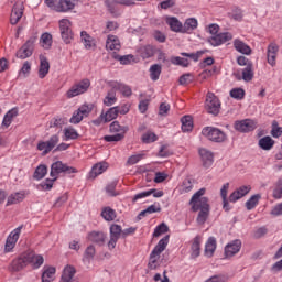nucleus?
<instances>
[{
	"mask_svg": "<svg viewBox=\"0 0 282 282\" xmlns=\"http://www.w3.org/2000/svg\"><path fill=\"white\" fill-rule=\"evenodd\" d=\"M202 252V238L196 236L193 239L192 247H191V257L192 259H197Z\"/></svg>",
	"mask_w": 282,
	"mask_h": 282,
	"instance_id": "2f4dec72",
	"label": "nucleus"
},
{
	"mask_svg": "<svg viewBox=\"0 0 282 282\" xmlns=\"http://www.w3.org/2000/svg\"><path fill=\"white\" fill-rule=\"evenodd\" d=\"M235 129L240 133H250V131H254V129H257V121L252 119L236 121Z\"/></svg>",
	"mask_w": 282,
	"mask_h": 282,
	"instance_id": "9b49d317",
	"label": "nucleus"
},
{
	"mask_svg": "<svg viewBox=\"0 0 282 282\" xmlns=\"http://www.w3.org/2000/svg\"><path fill=\"white\" fill-rule=\"evenodd\" d=\"M118 102V97H116V89L111 88L104 98V105L106 107H112V105H116Z\"/></svg>",
	"mask_w": 282,
	"mask_h": 282,
	"instance_id": "58836bf2",
	"label": "nucleus"
},
{
	"mask_svg": "<svg viewBox=\"0 0 282 282\" xmlns=\"http://www.w3.org/2000/svg\"><path fill=\"white\" fill-rule=\"evenodd\" d=\"M101 217L105 221H113L117 217L116 209L111 207H104L101 209Z\"/></svg>",
	"mask_w": 282,
	"mask_h": 282,
	"instance_id": "4c0bfd02",
	"label": "nucleus"
},
{
	"mask_svg": "<svg viewBox=\"0 0 282 282\" xmlns=\"http://www.w3.org/2000/svg\"><path fill=\"white\" fill-rule=\"evenodd\" d=\"M78 3V0H58L56 2L55 12H70Z\"/></svg>",
	"mask_w": 282,
	"mask_h": 282,
	"instance_id": "f3484780",
	"label": "nucleus"
},
{
	"mask_svg": "<svg viewBox=\"0 0 282 282\" xmlns=\"http://www.w3.org/2000/svg\"><path fill=\"white\" fill-rule=\"evenodd\" d=\"M205 109L208 111V113H213V116H217V113H219V110L221 109V101H219V98H217L215 94H207Z\"/></svg>",
	"mask_w": 282,
	"mask_h": 282,
	"instance_id": "6e6552de",
	"label": "nucleus"
},
{
	"mask_svg": "<svg viewBox=\"0 0 282 282\" xmlns=\"http://www.w3.org/2000/svg\"><path fill=\"white\" fill-rule=\"evenodd\" d=\"M254 78V72L252 70V65H248L242 69V80L250 83Z\"/></svg>",
	"mask_w": 282,
	"mask_h": 282,
	"instance_id": "09e8293b",
	"label": "nucleus"
},
{
	"mask_svg": "<svg viewBox=\"0 0 282 282\" xmlns=\"http://www.w3.org/2000/svg\"><path fill=\"white\" fill-rule=\"evenodd\" d=\"M91 87V82L88 78L82 79L78 83H75L67 91L66 98H76V96H80L86 94V91Z\"/></svg>",
	"mask_w": 282,
	"mask_h": 282,
	"instance_id": "7ed1b4c3",
	"label": "nucleus"
},
{
	"mask_svg": "<svg viewBox=\"0 0 282 282\" xmlns=\"http://www.w3.org/2000/svg\"><path fill=\"white\" fill-rule=\"evenodd\" d=\"M118 116H119L118 108L112 107V108H109L106 113L101 115V120H104V122H111V120H116V118H118Z\"/></svg>",
	"mask_w": 282,
	"mask_h": 282,
	"instance_id": "ea45409f",
	"label": "nucleus"
},
{
	"mask_svg": "<svg viewBox=\"0 0 282 282\" xmlns=\"http://www.w3.org/2000/svg\"><path fill=\"white\" fill-rule=\"evenodd\" d=\"M155 52H158V48L151 44L141 46L139 50L140 56L143 59L152 58V56H155Z\"/></svg>",
	"mask_w": 282,
	"mask_h": 282,
	"instance_id": "c85d7f7f",
	"label": "nucleus"
},
{
	"mask_svg": "<svg viewBox=\"0 0 282 282\" xmlns=\"http://www.w3.org/2000/svg\"><path fill=\"white\" fill-rule=\"evenodd\" d=\"M276 56H279V44L271 42L267 47V63L271 67H276Z\"/></svg>",
	"mask_w": 282,
	"mask_h": 282,
	"instance_id": "4468645a",
	"label": "nucleus"
},
{
	"mask_svg": "<svg viewBox=\"0 0 282 282\" xmlns=\"http://www.w3.org/2000/svg\"><path fill=\"white\" fill-rule=\"evenodd\" d=\"M55 274H56V269L54 267L47 268L42 273V282H53Z\"/></svg>",
	"mask_w": 282,
	"mask_h": 282,
	"instance_id": "37998d69",
	"label": "nucleus"
},
{
	"mask_svg": "<svg viewBox=\"0 0 282 282\" xmlns=\"http://www.w3.org/2000/svg\"><path fill=\"white\" fill-rule=\"evenodd\" d=\"M239 250H241V240H234L225 247V257H235V254H237Z\"/></svg>",
	"mask_w": 282,
	"mask_h": 282,
	"instance_id": "aec40b11",
	"label": "nucleus"
},
{
	"mask_svg": "<svg viewBox=\"0 0 282 282\" xmlns=\"http://www.w3.org/2000/svg\"><path fill=\"white\" fill-rule=\"evenodd\" d=\"M26 254L31 256V259H29V265H32L33 270H39V268L45 263L43 256L34 253L32 250H28Z\"/></svg>",
	"mask_w": 282,
	"mask_h": 282,
	"instance_id": "4be33fe9",
	"label": "nucleus"
},
{
	"mask_svg": "<svg viewBox=\"0 0 282 282\" xmlns=\"http://www.w3.org/2000/svg\"><path fill=\"white\" fill-rule=\"evenodd\" d=\"M169 232V226L166 224L162 223L161 225L156 226L153 232V237H162V235H166Z\"/></svg>",
	"mask_w": 282,
	"mask_h": 282,
	"instance_id": "864d4df0",
	"label": "nucleus"
},
{
	"mask_svg": "<svg viewBox=\"0 0 282 282\" xmlns=\"http://www.w3.org/2000/svg\"><path fill=\"white\" fill-rule=\"evenodd\" d=\"M167 25H170L172 32H182L183 33V24L175 17H171L166 19Z\"/></svg>",
	"mask_w": 282,
	"mask_h": 282,
	"instance_id": "f704fd0d",
	"label": "nucleus"
},
{
	"mask_svg": "<svg viewBox=\"0 0 282 282\" xmlns=\"http://www.w3.org/2000/svg\"><path fill=\"white\" fill-rule=\"evenodd\" d=\"M228 41H232V33L230 32L216 33V35L208 37V43L213 45V47H219V45H224V43H228Z\"/></svg>",
	"mask_w": 282,
	"mask_h": 282,
	"instance_id": "9d476101",
	"label": "nucleus"
},
{
	"mask_svg": "<svg viewBox=\"0 0 282 282\" xmlns=\"http://www.w3.org/2000/svg\"><path fill=\"white\" fill-rule=\"evenodd\" d=\"M74 274H76V269L74 267H66L62 274V282H74Z\"/></svg>",
	"mask_w": 282,
	"mask_h": 282,
	"instance_id": "e433bc0d",
	"label": "nucleus"
},
{
	"mask_svg": "<svg viewBox=\"0 0 282 282\" xmlns=\"http://www.w3.org/2000/svg\"><path fill=\"white\" fill-rule=\"evenodd\" d=\"M271 215L273 217H280L282 215V203L276 204L272 210H271Z\"/></svg>",
	"mask_w": 282,
	"mask_h": 282,
	"instance_id": "774afa93",
	"label": "nucleus"
},
{
	"mask_svg": "<svg viewBox=\"0 0 282 282\" xmlns=\"http://www.w3.org/2000/svg\"><path fill=\"white\" fill-rule=\"evenodd\" d=\"M120 47L122 45L120 44V40L116 35H108L106 40V50H110V52H120Z\"/></svg>",
	"mask_w": 282,
	"mask_h": 282,
	"instance_id": "b1692460",
	"label": "nucleus"
},
{
	"mask_svg": "<svg viewBox=\"0 0 282 282\" xmlns=\"http://www.w3.org/2000/svg\"><path fill=\"white\" fill-rule=\"evenodd\" d=\"M107 10L112 14V17H120L122 14V10H120V6L116 0H106L105 1Z\"/></svg>",
	"mask_w": 282,
	"mask_h": 282,
	"instance_id": "c756f323",
	"label": "nucleus"
},
{
	"mask_svg": "<svg viewBox=\"0 0 282 282\" xmlns=\"http://www.w3.org/2000/svg\"><path fill=\"white\" fill-rule=\"evenodd\" d=\"M199 155L203 161V166H205V169H210V166H213V163L215 162V156L213 155V152L203 148L199 150Z\"/></svg>",
	"mask_w": 282,
	"mask_h": 282,
	"instance_id": "5701e85b",
	"label": "nucleus"
},
{
	"mask_svg": "<svg viewBox=\"0 0 282 282\" xmlns=\"http://www.w3.org/2000/svg\"><path fill=\"white\" fill-rule=\"evenodd\" d=\"M54 182H56V180H54V177L52 178H46L44 182H42L39 186L42 191H50L51 188L54 187Z\"/></svg>",
	"mask_w": 282,
	"mask_h": 282,
	"instance_id": "bf43d9fd",
	"label": "nucleus"
},
{
	"mask_svg": "<svg viewBox=\"0 0 282 282\" xmlns=\"http://www.w3.org/2000/svg\"><path fill=\"white\" fill-rule=\"evenodd\" d=\"M111 89H115V91H120L124 98H129L133 95V90L131 89V86L127 84H122L119 82H110Z\"/></svg>",
	"mask_w": 282,
	"mask_h": 282,
	"instance_id": "a211bd4d",
	"label": "nucleus"
},
{
	"mask_svg": "<svg viewBox=\"0 0 282 282\" xmlns=\"http://www.w3.org/2000/svg\"><path fill=\"white\" fill-rule=\"evenodd\" d=\"M41 44L44 50H50L52 47V34L50 33L42 34Z\"/></svg>",
	"mask_w": 282,
	"mask_h": 282,
	"instance_id": "3c124183",
	"label": "nucleus"
},
{
	"mask_svg": "<svg viewBox=\"0 0 282 282\" xmlns=\"http://www.w3.org/2000/svg\"><path fill=\"white\" fill-rule=\"evenodd\" d=\"M169 235L164 236L151 251L148 263V268H150V270H156L160 268V257L166 250V246H169Z\"/></svg>",
	"mask_w": 282,
	"mask_h": 282,
	"instance_id": "f03ea898",
	"label": "nucleus"
},
{
	"mask_svg": "<svg viewBox=\"0 0 282 282\" xmlns=\"http://www.w3.org/2000/svg\"><path fill=\"white\" fill-rule=\"evenodd\" d=\"M230 96H231V98H235L236 100H243V98L246 96V91L243 90V88H234L230 91Z\"/></svg>",
	"mask_w": 282,
	"mask_h": 282,
	"instance_id": "6e6d98bb",
	"label": "nucleus"
},
{
	"mask_svg": "<svg viewBox=\"0 0 282 282\" xmlns=\"http://www.w3.org/2000/svg\"><path fill=\"white\" fill-rule=\"evenodd\" d=\"M120 28V24L116 21H108L106 23V29L104 30V34H109V32H113L115 30H118Z\"/></svg>",
	"mask_w": 282,
	"mask_h": 282,
	"instance_id": "e2e57ef3",
	"label": "nucleus"
},
{
	"mask_svg": "<svg viewBox=\"0 0 282 282\" xmlns=\"http://www.w3.org/2000/svg\"><path fill=\"white\" fill-rule=\"evenodd\" d=\"M45 175H47V166L40 165L36 167L33 177H34V180H43V177H45Z\"/></svg>",
	"mask_w": 282,
	"mask_h": 282,
	"instance_id": "603ef678",
	"label": "nucleus"
},
{
	"mask_svg": "<svg viewBox=\"0 0 282 282\" xmlns=\"http://www.w3.org/2000/svg\"><path fill=\"white\" fill-rule=\"evenodd\" d=\"M84 116L80 113V111L77 109L74 113H73V116H72V118L69 119V122H70V124H80V122H83V120H84Z\"/></svg>",
	"mask_w": 282,
	"mask_h": 282,
	"instance_id": "13d9d810",
	"label": "nucleus"
},
{
	"mask_svg": "<svg viewBox=\"0 0 282 282\" xmlns=\"http://www.w3.org/2000/svg\"><path fill=\"white\" fill-rule=\"evenodd\" d=\"M104 140L106 142H120L121 140H124V134L117 133V134H112V135H105Z\"/></svg>",
	"mask_w": 282,
	"mask_h": 282,
	"instance_id": "680f3d73",
	"label": "nucleus"
},
{
	"mask_svg": "<svg viewBox=\"0 0 282 282\" xmlns=\"http://www.w3.org/2000/svg\"><path fill=\"white\" fill-rule=\"evenodd\" d=\"M105 239H107V235L102 231H91L88 234V240L93 243H97L98 246H102L105 243Z\"/></svg>",
	"mask_w": 282,
	"mask_h": 282,
	"instance_id": "cd10ccee",
	"label": "nucleus"
},
{
	"mask_svg": "<svg viewBox=\"0 0 282 282\" xmlns=\"http://www.w3.org/2000/svg\"><path fill=\"white\" fill-rule=\"evenodd\" d=\"M172 65H178L180 67H188L191 65V61L185 57L174 56L171 57Z\"/></svg>",
	"mask_w": 282,
	"mask_h": 282,
	"instance_id": "de8ad7c7",
	"label": "nucleus"
},
{
	"mask_svg": "<svg viewBox=\"0 0 282 282\" xmlns=\"http://www.w3.org/2000/svg\"><path fill=\"white\" fill-rule=\"evenodd\" d=\"M274 199H281L282 197V180H280L276 184V187L273 189Z\"/></svg>",
	"mask_w": 282,
	"mask_h": 282,
	"instance_id": "69168bd1",
	"label": "nucleus"
},
{
	"mask_svg": "<svg viewBox=\"0 0 282 282\" xmlns=\"http://www.w3.org/2000/svg\"><path fill=\"white\" fill-rule=\"evenodd\" d=\"M61 173H67V175H72V173H78V170L76 167L69 166L67 164H64L62 161H56L51 166V177H54V180H58V175Z\"/></svg>",
	"mask_w": 282,
	"mask_h": 282,
	"instance_id": "39448f33",
	"label": "nucleus"
},
{
	"mask_svg": "<svg viewBox=\"0 0 282 282\" xmlns=\"http://www.w3.org/2000/svg\"><path fill=\"white\" fill-rule=\"evenodd\" d=\"M261 199V194L252 195L247 202H246V208L247 210H254L257 206H259V202Z\"/></svg>",
	"mask_w": 282,
	"mask_h": 282,
	"instance_id": "a19ab883",
	"label": "nucleus"
},
{
	"mask_svg": "<svg viewBox=\"0 0 282 282\" xmlns=\"http://www.w3.org/2000/svg\"><path fill=\"white\" fill-rule=\"evenodd\" d=\"M17 116H19V110L17 108L9 110L4 115V118L2 120V128L8 129V127H10V124H12V121L14 120V118H17Z\"/></svg>",
	"mask_w": 282,
	"mask_h": 282,
	"instance_id": "473e14b6",
	"label": "nucleus"
},
{
	"mask_svg": "<svg viewBox=\"0 0 282 282\" xmlns=\"http://www.w3.org/2000/svg\"><path fill=\"white\" fill-rule=\"evenodd\" d=\"M234 47L236 52H239L240 54H246L247 56L252 54V50L248 46V44L239 39L234 40Z\"/></svg>",
	"mask_w": 282,
	"mask_h": 282,
	"instance_id": "7c9ffc66",
	"label": "nucleus"
},
{
	"mask_svg": "<svg viewBox=\"0 0 282 282\" xmlns=\"http://www.w3.org/2000/svg\"><path fill=\"white\" fill-rule=\"evenodd\" d=\"M202 133L212 142H226V133L219 128L206 127L202 130Z\"/></svg>",
	"mask_w": 282,
	"mask_h": 282,
	"instance_id": "423d86ee",
	"label": "nucleus"
},
{
	"mask_svg": "<svg viewBox=\"0 0 282 282\" xmlns=\"http://www.w3.org/2000/svg\"><path fill=\"white\" fill-rule=\"evenodd\" d=\"M77 110L84 118H88L89 113L94 111V104H84Z\"/></svg>",
	"mask_w": 282,
	"mask_h": 282,
	"instance_id": "8fccbe9b",
	"label": "nucleus"
},
{
	"mask_svg": "<svg viewBox=\"0 0 282 282\" xmlns=\"http://www.w3.org/2000/svg\"><path fill=\"white\" fill-rule=\"evenodd\" d=\"M64 140H78V138L80 137V134H78V131H76V129H74L73 127H67L64 129Z\"/></svg>",
	"mask_w": 282,
	"mask_h": 282,
	"instance_id": "49530a36",
	"label": "nucleus"
},
{
	"mask_svg": "<svg viewBox=\"0 0 282 282\" xmlns=\"http://www.w3.org/2000/svg\"><path fill=\"white\" fill-rule=\"evenodd\" d=\"M258 147L262 149V151H271V149L274 147V141L271 137H263L259 140Z\"/></svg>",
	"mask_w": 282,
	"mask_h": 282,
	"instance_id": "c9c22d12",
	"label": "nucleus"
},
{
	"mask_svg": "<svg viewBox=\"0 0 282 282\" xmlns=\"http://www.w3.org/2000/svg\"><path fill=\"white\" fill-rule=\"evenodd\" d=\"M116 61H119L121 65H129L133 61V55H116L115 56Z\"/></svg>",
	"mask_w": 282,
	"mask_h": 282,
	"instance_id": "0e129e2a",
	"label": "nucleus"
},
{
	"mask_svg": "<svg viewBox=\"0 0 282 282\" xmlns=\"http://www.w3.org/2000/svg\"><path fill=\"white\" fill-rule=\"evenodd\" d=\"M161 74H162V65L153 64L150 67V78H151V80H153V82L160 80Z\"/></svg>",
	"mask_w": 282,
	"mask_h": 282,
	"instance_id": "79ce46f5",
	"label": "nucleus"
},
{
	"mask_svg": "<svg viewBox=\"0 0 282 282\" xmlns=\"http://www.w3.org/2000/svg\"><path fill=\"white\" fill-rule=\"evenodd\" d=\"M30 259H32V256L28 254V251H24L18 258L12 260L9 265L10 272H21V270L30 265Z\"/></svg>",
	"mask_w": 282,
	"mask_h": 282,
	"instance_id": "20e7f679",
	"label": "nucleus"
},
{
	"mask_svg": "<svg viewBox=\"0 0 282 282\" xmlns=\"http://www.w3.org/2000/svg\"><path fill=\"white\" fill-rule=\"evenodd\" d=\"M206 195V188L198 189L191 198L189 206L192 207L193 213H198L196 218L197 224L203 226L210 217V204L208 203V197H204Z\"/></svg>",
	"mask_w": 282,
	"mask_h": 282,
	"instance_id": "f257e3e1",
	"label": "nucleus"
},
{
	"mask_svg": "<svg viewBox=\"0 0 282 282\" xmlns=\"http://www.w3.org/2000/svg\"><path fill=\"white\" fill-rule=\"evenodd\" d=\"M250 191H252V187L250 185L240 186L238 189L230 194L229 202H239V199H241V197H246V195H248Z\"/></svg>",
	"mask_w": 282,
	"mask_h": 282,
	"instance_id": "6ab92c4d",
	"label": "nucleus"
},
{
	"mask_svg": "<svg viewBox=\"0 0 282 282\" xmlns=\"http://www.w3.org/2000/svg\"><path fill=\"white\" fill-rule=\"evenodd\" d=\"M23 1H17L12 8L11 11V25H17V23H19V21H21L22 17H23Z\"/></svg>",
	"mask_w": 282,
	"mask_h": 282,
	"instance_id": "2eb2a0df",
	"label": "nucleus"
},
{
	"mask_svg": "<svg viewBox=\"0 0 282 282\" xmlns=\"http://www.w3.org/2000/svg\"><path fill=\"white\" fill-rule=\"evenodd\" d=\"M30 195V192L22 189L20 192H14L7 198V206H14L17 204H21Z\"/></svg>",
	"mask_w": 282,
	"mask_h": 282,
	"instance_id": "dca6fc26",
	"label": "nucleus"
},
{
	"mask_svg": "<svg viewBox=\"0 0 282 282\" xmlns=\"http://www.w3.org/2000/svg\"><path fill=\"white\" fill-rule=\"evenodd\" d=\"M162 207L160 205H150L147 209L140 213V217H144L145 215H152V213H160Z\"/></svg>",
	"mask_w": 282,
	"mask_h": 282,
	"instance_id": "5fc2aeb1",
	"label": "nucleus"
},
{
	"mask_svg": "<svg viewBox=\"0 0 282 282\" xmlns=\"http://www.w3.org/2000/svg\"><path fill=\"white\" fill-rule=\"evenodd\" d=\"M108 169H109V163L107 162L96 163L89 172V177L91 180H96L98 175H102V173H105V171H107Z\"/></svg>",
	"mask_w": 282,
	"mask_h": 282,
	"instance_id": "412c9836",
	"label": "nucleus"
},
{
	"mask_svg": "<svg viewBox=\"0 0 282 282\" xmlns=\"http://www.w3.org/2000/svg\"><path fill=\"white\" fill-rule=\"evenodd\" d=\"M59 31L64 43H66V45H69V43L74 41V32H72V22L67 19L59 20Z\"/></svg>",
	"mask_w": 282,
	"mask_h": 282,
	"instance_id": "0eeeda50",
	"label": "nucleus"
},
{
	"mask_svg": "<svg viewBox=\"0 0 282 282\" xmlns=\"http://www.w3.org/2000/svg\"><path fill=\"white\" fill-rule=\"evenodd\" d=\"M34 52V39L28 40L23 46L17 52V58H30Z\"/></svg>",
	"mask_w": 282,
	"mask_h": 282,
	"instance_id": "f8f14e48",
	"label": "nucleus"
},
{
	"mask_svg": "<svg viewBox=\"0 0 282 282\" xmlns=\"http://www.w3.org/2000/svg\"><path fill=\"white\" fill-rule=\"evenodd\" d=\"M50 74V62L44 55H40L39 78H45Z\"/></svg>",
	"mask_w": 282,
	"mask_h": 282,
	"instance_id": "bb28decb",
	"label": "nucleus"
},
{
	"mask_svg": "<svg viewBox=\"0 0 282 282\" xmlns=\"http://www.w3.org/2000/svg\"><path fill=\"white\" fill-rule=\"evenodd\" d=\"M142 142H144V144H151V142H158V135L153 132H145L142 135Z\"/></svg>",
	"mask_w": 282,
	"mask_h": 282,
	"instance_id": "4d7b16f0",
	"label": "nucleus"
},
{
	"mask_svg": "<svg viewBox=\"0 0 282 282\" xmlns=\"http://www.w3.org/2000/svg\"><path fill=\"white\" fill-rule=\"evenodd\" d=\"M120 235H122V226L112 224L110 226V240L108 242L109 250H113L118 240L120 239Z\"/></svg>",
	"mask_w": 282,
	"mask_h": 282,
	"instance_id": "ddd939ff",
	"label": "nucleus"
},
{
	"mask_svg": "<svg viewBox=\"0 0 282 282\" xmlns=\"http://www.w3.org/2000/svg\"><path fill=\"white\" fill-rule=\"evenodd\" d=\"M182 122V131L185 133L188 131H193V117L191 116H184L181 119Z\"/></svg>",
	"mask_w": 282,
	"mask_h": 282,
	"instance_id": "c03bdc74",
	"label": "nucleus"
},
{
	"mask_svg": "<svg viewBox=\"0 0 282 282\" xmlns=\"http://www.w3.org/2000/svg\"><path fill=\"white\" fill-rule=\"evenodd\" d=\"M21 230H23V226L17 227L9 234L4 245V252H12V250H14L17 241H19V238L21 237Z\"/></svg>",
	"mask_w": 282,
	"mask_h": 282,
	"instance_id": "1a4fd4ad",
	"label": "nucleus"
},
{
	"mask_svg": "<svg viewBox=\"0 0 282 282\" xmlns=\"http://www.w3.org/2000/svg\"><path fill=\"white\" fill-rule=\"evenodd\" d=\"M215 250H217V239H215V237H209L205 245L206 257H213Z\"/></svg>",
	"mask_w": 282,
	"mask_h": 282,
	"instance_id": "72a5a7b5",
	"label": "nucleus"
},
{
	"mask_svg": "<svg viewBox=\"0 0 282 282\" xmlns=\"http://www.w3.org/2000/svg\"><path fill=\"white\" fill-rule=\"evenodd\" d=\"M80 39L86 50H94V47H96V39L89 35L86 31L80 32Z\"/></svg>",
	"mask_w": 282,
	"mask_h": 282,
	"instance_id": "a878e982",
	"label": "nucleus"
},
{
	"mask_svg": "<svg viewBox=\"0 0 282 282\" xmlns=\"http://www.w3.org/2000/svg\"><path fill=\"white\" fill-rule=\"evenodd\" d=\"M228 275L226 274H218L209 278L206 282H227Z\"/></svg>",
	"mask_w": 282,
	"mask_h": 282,
	"instance_id": "338daca9",
	"label": "nucleus"
},
{
	"mask_svg": "<svg viewBox=\"0 0 282 282\" xmlns=\"http://www.w3.org/2000/svg\"><path fill=\"white\" fill-rule=\"evenodd\" d=\"M127 131H129V127L120 126V122H118V121H113L110 124V132L111 133H122V135H124V133H127Z\"/></svg>",
	"mask_w": 282,
	"mask_h": 282,
	"instance_id": "a18cd8bd",
	"label": "nucleus"
},
{
	"mask_svg": "<svg viewBox=\"0 0 282 282\" xmlns=\"http://www.w3.org/2000/svg\"><path fill=\"white\" fill-rule=\"evenodd\" d=\"M95 254H96V248L90 245L89 247H87L84 253V261H91Z\"/></svg>",
	"mask_w": 282,
	"mask_h": 282,
	"instance_id": "052dcab7",
	"label": "nucleus"
},
{
	"mask_svg": "<svg viewBox=\"0 0 282 282\" xmlns=\"http://www.w3.org/2000/svg\"><path fill=\"white\" fill-rule=\"evenodd\" d=\"M199 22L195 18H188L183 24V34H193L194 30H197Z\"/></svg>",
	"mask_w": 282,
	"mask_h": 282,
	"instance_id": "393cba45",
	"label": "nucleus"
}]
</instances>
